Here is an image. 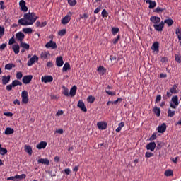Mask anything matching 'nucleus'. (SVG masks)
Here are the masks:
<instances>
[{
	"label": "nucleus",
	"mask_w": 181,
	"mask_h": 181,
	"mask_svg": "<svg viewBox=\"0 0 181 181\" xmlns=\"http://www.w3.org/2000/svg\"><path fill=\"white\" fill-rule=\"evenodd\" d=\"M20 46L25 50H29V49H30V45H29V44L23 42H21Z\"/></svg>",
	"instance_id": "23"
},
{
	"label": "nucleus",
	"mask_w": 181,
	"mask_h": 181,
	"mask_svg": "<svg viewBox=\"0 0 181 181\" xmlns=\"http://www.w3.org/2000/svg\"><path fill=\"white\" fill-rule=\"evenodd\" d=\"M13 132H15V130H13V129L11 128V127H7L5 129L4 134H5V135H11V134H13Z\"/></svg>",
	"instance_id": "25"
},
{
	"label": "nucleus",
	"mask_w": 181,
	"mask_h": 181,
	"mask_svg": "<svg viewBox=\"0 0 181 181\" xmlns=\"http://www.w3.org/2000/svg\"><path fill=\"white\" fill-rule=\"evenodd\" d=\"M165 176L166 177H171V176H173V170H166L165 171Z\"/></svg>",
	"instance_id": "31"
},
{
	"label": "nucleus",
	"mask_w": 181,
	"mask_h": 181,
	"mask_svg": "<svg viewBox=\"0 0 181 181\" xmlns=\"http://www.w3.org/2000/svg\"><path fill=\"white\" fill-rule=\"evenodd\" d=\"M56 64L58 67L63 66V64H64V61H63L62 56H60L59 57H57Z\"/></svg>",
	"instance_id": "15"
},
{
	"label": "nucleus",
	"mask_w": 181,
	"mask_h": 181,
	"mask_svg": "<svg viewBox=\"0 0 181 181\" xmlns=\"http://www.w3.org/2000/svg\"><path fill=\"white\" fill-rule=\"evenodd\" d=\"M164 11V9L160 7H157L156 9L153 10L154 13H160Z\"/></svg>",
	"instance_id": "43"
},
{
	"label": "nucleus",
	"mask_w": 181,
	"mask_h": 181,
	"mask_svg": "<svg viewBox=\"0 0 181 181\" xmlns=\"http://www.w3.org/2000/svg\"><path fill=\"white\" fill-rule=\"evenodd\" d=\"M168 59L167 57H163L161 58V60H160V62H161L163 64H166V63L168 62Z\"/></svg>",
	"instance_id": "55"
},
{
	"label": "nucleus",
	"mask_w": 181,
	"mask_h": 181,
	"mask_svg": "<svg viewBox=\"0 0 181 181\" xmlns=\"http://www.w3.org/2000/svg\"><path fill=\"white\" fill-rule=\"evenodd\" d=\"M13 68H15V65L13 64H7L5 65L6 70H12Z\"/></svg>",
	"instance_id": "37"
},
{
	"label": "nucleus",
	"mask_w": 181,
	"mask_h": 181,
	"mask_svg": "<svg viewBox=\"0 0 181 181\" xmlns=\"http://www.w3.org/2000/svg\"><path fill=\"white\" fill-rule=\"evenodd\" d=\"M146 3L147 4H149L148 8L149 9H153L154 8H156L157 4L155 1H151V0H146Z\"/></svg>",
	"instance_id": "17"
},
{
	"label": "nucleus",
	"mask_w": 181,
	"mask_h": 181,
	"mask_svg": "<svg viewBox=\"0 0 181 181\" xmlns=\"http://www.w3.org/2000/svg\"><path fill=\"white\" fill-rule=\"evenodd\" d=\"M172 102L173 103H170V107L174 110H176L177 107L179 105L178 96L177 95L173 96Z\"/></svg>",
	"instance_id": "2"
},
{
	"label": "nucleus",
	"mask_w": 181,
	"mask_h": 181,
	"mask_svg": "<svg viewBox=\"0 0 181 181\" xmlns=\"http://www.w3.org/2000/svg\"><path fill=\"white\" fill-rule=\"evenodd\" d=\"M8 153V150L5 148H2V144H0V155L4 156V155H6Z\"/></svg>",
	"instance_id": "28"
},
{
	"label": "nucleus",
	"mask_w": 181,
	"mask_h": 181,
	"mask_svg": "<svg viewBox=\"0 0 181 181\" xmlns=\"http://www.w3.org/2000/svg\"><path fill=\"white\" fill-rule=\"evenodd\" d=\"M68 4H69L70 6L74 7L77 4V1L76 0H71L69 1V2H68Z\"/></svg>",
	"instance_id": "45"
},
{
	"label": "nucleus",
	"mask_w": 181,
	"mask_h": 181,
	"mask_svg": "<svg viewBox=\"0 0 181 181\" xmlns=\"http://www.w3.org/2000/svg\"><path fill=\"white\" fill-rule=\"evenodd\" d=\"M63 95H65L66 97H69V88H66L65 86H64V90L62 92Z\"/></svg>",
	"instance_id": "41"
},
{
	"label": "nucleus",
	"mask_w": 181,
	"mask_h": 181,
	"mask_svg": "<svg viewBox=\"0 0 181 181\" xmlns=\"http://www.w3.org/2000/svg\"><path fill=\"white\" fill-rule=\"evenodd\" d=\"M12 50H13L15 54H19V52L21 50V47H19V45L14 44L11 46Z\"/></svg>",
	"instance_id": "16"
},
{
	"label": "nucleus",
	"mask_w": 181,
	"mask_h": 181,
	"mask_svg": "<svg viewBox=\"0 0 181 181\" xmlns=\"http://www.w3.org/2000/svg\"><path fill=\"white\" fill-rule=\"evenodd\" d=\"M89 17V15L88 13H83L82 16H81L80 19H88Z\"/></svg>",
	"instance_id": "56"
},
{
	"label": "nucleus",
	"mask_w": 181,
	"mask_h": 181,
	"mask_svg": "<svg viewBox=\"0 0 181 181\" xmlns=\"http://www.w3.org/2000/svg\"><path fill=\"white\" fill-rule=\"evenodd\" d=\"M163 145H164V143H163V142L159 141H157L156 149H157L158 151L161 150V148H162V147L163 146Z\"/></svg>",
	"instance_id": "39"
},
{
	"label": "nucleus",
	"mask_w": 181,
	"mask_h": 181,
	"mask_svg": "<svg viewBox=\"0 0 181 181\" xmlns=\"http://www.w3.org/2000/svg\"><path fill=\"white\" fill-rule=\"evenodd\" d=\"M12 86L13 87H16V86H22V82L18 81V80H14L12 81Z\"/></svg>",
	"instance_id": "38"
},
{
	"label": "nucleus",
	"mask_w": 181,
	"mask_h": 181,
	"mask_svg": "<svg viewBox=\"0 0 181 181\" xmlns=\"http://www.w3.org/2000/svg\"><path fill=\"white\" fill-rule=\"evenodd\" d=\"M95 97L92 96V95H89L87 98V101L88 103H93L95 102Z\"/></svg>",
	"instance_id": "42"
},
{
	"label": "nucleus",
	"mask_w": 181,
	"mask_h": 181,
	"mask_svg": "<svg viewBox=\"0 0 181 181\" xmlns=\"http://www.w3.org/2000/svg\"><path fill=\"white\" fill-rule=\"evenodd\" d=\"M145 156L146 158H151L153 156V153L151 152L147 151V152H146Z\"/></svg>",
	"instance_id": "54"
},
{
	"label": "nucleus",
	"mask_w": 181,
	"mask_h": 181,
	"mask_svg": "<svg viewBox=\"0 0 181 181\" xmlns=\"http://www.w3.org/2000/svg\"><path fill=\"white\" fill-rule=\"evenodd\" d=\"M98 72L104 75L106 73V69L103 67V66H100L98 69Z\"/></svg>",
	"instance_id": "30"
},
{
	"label": "nucleus",
	"mask_w": 181,
	"mask_h": 181,
	"mask_svg": "<svg viewBox=\"0 0 181 181\" xmlns=\"http://www.w3.org/2000/svg\"><path fill=\"white\" fill-rule=\"evenodd\" d=\"M6 47V44L3 43L0 45V50H4Z\"/></svg>",
	"instance_id": "64"
},
{
	"label": "nucleus",
	"mask_w": 181,
	"mask_h": 181,
	"mask_svg": "<svg viewBox=\"0 0 181 181\" xmlns=\"http://www.w3.org/2000/svg\"><path fill=\"white\" fill-rule=\"evenodd\" d=\"M76 90L77 87L76 86H74L70 90L69 95H71V97H74L76 93Z\"/></svg>",
	"instance_id": "22"
},
{
	"label": "nucleus",
	"mask_w": 181,
	"mask_h": 181,
	"mask_svg": "<svg viewBox=\"0 0 181 181\" xmlns=\"http://www.w3.org/2000/svg\"><path fill=\"white\" fill-rule=\"evenodd\" d=\"M156 147V144L155 141H151L146 145V149L148 151H151V152L154 151Z\"/></svg>",
	"instance_id": "9"
},
{
	"label": "nucleus",
	"mask_w": 181,
	"mask_h": 181,
	"mask_svg": "<svg viewBox=\"0 0 181 181\" xmlns=\"http://www.w3.org/2000/svg\"><path fill=\"white\" fill-rule=\"evenodd\" d=\"M175 59L178 64H181V57L178 54L175 55Z\"/></svg>",
	"instance_id": "48"
},
{
	"label": "nucleus",
	"mask_w": 181,
	"mask_h": 181,
	"mask_svg": "<svg viewBox=\"0 0 181 181\" xmlns=\"http://www.w3.org/2000/svg\"><path fill=\"white\" fill-rule=\"evenodd\" d=\"M123 100L122 98H118L116 100L112 101V105H117L119 102L121 103Z\"/></svg>",
	"instance_id": "51"
},
{
	"label": "nucleus",
	"mask_w": 181,
	"mask_h": 181,
	"mask_svg": "<svg viewBox=\"0 0 181 181\" xmlns=\"http://www.w3.org/2000/svg\"><path fill=\"white\" fill-rule=\"evenodd\" d=\"M23 77V75L22 74V72H17L16 74V79L21 80Z\"/></svg>",
	"instance_id": "50"
},
{
	"label": "nucleus",
	"mask_w": 181,
	"mask_h": 181,
	"mask_svg": "<svg viewBox=\"0 0 181 181\" xmlns=\"http://www.w3.org/2000/svg\"><path fill=\"white\" fill-rule=\"evenodd\" d=\"M153 112H154V114L158 117H159L160 116V108L157 107V106H155L153 108Z\"/></svg>",
	"instance_id": "20"
},
{
	"label": "nucleus",
	"mask_w": 181,
	"mask_h": 181,
	"mask_svg": "<svg viewBox=\"0 0 181 181\" xmlns=\"http://www.w3.org/2000/svg\"><path fill=\"white\" fill-rule=\"evenodd\" d=\"M32 78H33V76L32 75L24 76L23 77L22 81L23 84H29V83L32 81Z\"/></svg>",
	"instance_id": "8"
},
{
	"label": "nucleus",
	"mask_w": 181,
	"mask_h": 181,
	"mask_svg": "<svg viewBox=\"0 0 181 181\" xmlns=\"http://www.w3.org/2000/svg\"><path fill=\"white\" fill-rule=\"evenodd\" d=\"M151 49L154 52H159V43L158 42H155L152 47H151Z\"/></svg>",
	"instance_id": "19"
},
{
	"label": "nucleus",
	"mask_w": 181,
	"mask_h": 181,
	"mask_svg": "<svg viewBox=\"0 0 181 181\" xmlns=\"http://www.w3.org/2000/svg\"><path fill=\"white\" fill-rule=\"evenodd\" d=\"M164 22L161 21L158 24H153V28L157 32H162L164 28Z\"/></svg>",
	"instance_id": "7"
},
{
	"label": "nucleus",
	"mask_w": 181,
	"mask_h": 181,
	"mask_svg": "<svg viewBox=\"0 0 181 181\" xmlns=\"http://www.w3.org/2000/svg\"><path fill=\"white\" fill-rule=\"evenodd\" d=\"M170 92L172 93V94H177V85L176 84H174L173 86L170 88Z\"/></svg>",
	"instance_id": "32"
},
{
	"label": "nucleus",
	"mask_w": 181,
	"mask_h": 181,
	"mask_svg": "<svg viewBox=\"0 0 181 181\" xmlns=\"http://www.w3.org/2000/svg\"><path fill=\"white\" fill-rule=\"evenodd\" d=\"M21 98H22V103L23 104H28L29 103V98L28 95V91L23 90L21 93Z\"/></svg>",
	"instance_id": "5"
},
{
	"label": "nucleus",
	"mask_w": 181,
	"mask_h": 181,
	"mask_svg": "<svg viewBox=\"0 0 181 181\" xmlns=\"http://www.w3.org/2000/svg\"><path fill=\"white\" fill-rule=\"evenodd\" d=\"M150 21L154 25H157L158 23H160V17L153 16L150 18Z\"/></svg>",
	"instance_id": "13"
},
{
	"label": "nucleus",
	"mask_w": 181,
	"mask_h": 181,
	"mask_svg": "<svg viewBox=\"0 0 181 181\" xmlns=\"http://www.w3.org/2000/svg\"><path fill=\"white\" fill-rule=\"evenodd\" d=\"M71 70L70 64L69 62H66L62 68L63 72H67V71Z\"/></svg>",
	"instance_id": "24"
},
{
	"label": "nucleus",
	"mask_w": 181,
	"mask_h": 181,
	"mask_svg": "<svg viewBox=\"0 0 181 181\" xmlns=\"http://www.w3.org/2000/svg\"><path fill=\"white\" fill-rule=\"evenodd\" d=\"M157 134L156 132H154L152 136L150 137L149 140L150 141H155L156 139V137H157Z\"/></svg>",
	"instance_id": "52"
},
{
	"label": "nucleus",
	"mask_w": 181,
	"mask_h": 181,
	"mask_svg": "<svg viewBox=\"0 0 181 181\" xmlns=\"http://www.w3.org/2000/svg\"><path fill=\"white\" fill-rule=\"evenodd\" d=\"M167 129V125L165 124V123H163L161 125H159L158 127V133L163 134L166 131Z\"/></svg>",
	"instance_id": "14"
},
{
	"label": "nucleus",
	"mask_w": 181,
	"mask_h": 181,
	"mask_svg": "<svg viewBox=\"0 0 181 181\" xmlns=\"http://www.w3.org/2000/svg\"><path fill=\"white\" fill-rule=\"evenodd\" d=\"M7 180H13V181H16V175L14 177H10L7 178Z\"/></svg>",
	"instance_id": "63"
},
{
	"label": "nucleus",
	"mask_w": 181,
	"mask_h": 181,
	"mask_svg": "<svg viewBox=\"0 0 181 181\" xmlns=\"http://www.w3.org/2000/svg\"><path fill=\"white\" fill-rule=\"evenodd\" d=\"M72 16L71 12H69L61 21L62 25H66L70 23L71 17Z\"/></svg>",
	"instance_id": "3"
},
{
	"label": "nucleus",
	"mask_w": 181,
	"mask_h": 181,
	"mask_svg": "<svg viewBox=\"0 0 181 181\" xmlns=\"http://www.w3.org/2000/svg\"><path fill=\"white\" fill-rule=\"evenodd\" d=\"M24 149L27 152V153H28V155H32L33 150H32V147L30 146L25 145Z\"/></svg>",
	"instance_id": "26"
},
{
	"label": "nucleus",
	"mask_w": 181,
	"mask_h": 181,
	"mask_svg": "<svg viewBox=\"0 0 181 181\" xmlns=\"http://www.w3.org/2000/svg\"><path fill=\"white\" fill-rule=\"evenodd\" d=\"M64 171V173H65L66 175H70V173H71V170H70V168H65Z\"/></svg>",
	"instance_id": "61"
},
{
	"label": "nucleus",
	"mask_w": 181,
	"mask_h": 181,
	"mask_svg": "<svg viewBox=\"0 0 181 181\" xmlns=\"http://www.w3.org/2000/svg\"><path fill=\"white\" fill-rule=\"evenodd\" d=\"M100 9H101V6H99L94 11V13H95V14H98V13L100 12Z\"/></svg>",
	"instance_id": "62"
},
{
	"label": "nucleus",
	"mask_w": 181,
	"mask_h": 181,
	"mask_svg": "<svg viewBox=\"0 0 181 181\" xmlns=\"http://www.w3.org/2000/svg\"><path fill=\"white\" fill-rule=\"evenodd\" d=\"M67 33V30L66 29H62L58 32V35L60 37H64L66 35V33Z\"/></svg>",
	"instance_id": "40"
},
{
	"label": "nucleus",
	"mask_w": 181,
	"mask_h": 181,
	"mask_svg": "<svg viewBox=\"0 0 181 181\" xmlns=\"http://www.w3.org/2000/svg\"><path fill=\"white\" fill-rule=\"evenodd\" d=\"M19 6L23 12H28V7L26 6V1H25V0H21Z\"/></svg>",
	"instance_id": "10"
},
{
	"label": "nucleus",
	"mask_w": 181,
	"mask_h": 181,
	"mask_svg": "<svg viewBox=\"0 0 181 181\" xmlns=\"http://www.w3.org/2000/svg\"><path fill=\"white\" fill-rule=\"evenodd\" d=\"M4 35H5V29L4 27L0 26V39L2 37V36H4Z\"/></svg>",
	"instance_id": "47"
},
{
	"label": "nucleus",
	"mask_w": 181,
	"mask_h": 181,
	"mask_svg": "<svg viewBox=\"0 0 181 181\" xmlns=\"http://www.w3.org/2000/svg\"><path fill=\"white\" fill-rule=\"evenodd\" d=\"M120 40V35H117V38L113 40V44L117 45L118 43V41Z\"/></svg>",
	"instance_id": "59"
},
{
	"label": "nucleus",
	"mask_w": 181,
	"mask_h": 181,
	"mask_svg": "<svg viewBox=\"0 0 181 181\" xmlns=\"http://www.w3.org/2000/svg\"><path fill=\"white\" fill-rule=\"evenodd\" d=\"M105 93L107 95H111V96H115V92H112V91L108 90H105Z\"/></svg>",
	"instance_id": "57"
},
{
	"label": "nucleus",
	"mask_w": 181,
	"mask_h": 181,
	"mask_svg": "<svg viewBox=\"0 0 181 181\" xmlns=\"http://www.w3.org/2000/svg\"><path fill=\"white\" fill-rule=\"evenodd\" d=\"M97 126L100 130H105L107 128V124L105 122H98Z\"/></svg>",
	"instance_id": "12"
},
{
	"label": "nucleus",
	"mask_w": 181,
	"mask_h": 181,
	"mask_svg": "<svg viewBox=\"0 0 181 181\" xmlns=\"http://www.w3.org/2000/svg\"><path fill=\"white\" fill-rule=\"evenodd\" d=\"M63 114H64V112L62 110H58V112L56 114V116L60 117V116L63 115Z\"/></svg>",
	"instance_id": "58"
},
{
	"label": "nucleus",
	"mask_w": 181,
	"mask_h": 181,
	"mask_svg": "<svg viewBox=\"0 0 181 181\" xmlns=\"http://www.w3.org/2000/svg\"><path fill=\"white\" fill-rule=\"evenodd\" d=\"M119 31V29L118 28H112V33L114 35H116L117 33H118Z\"/></svg>",
	"instance_id": "49"
},
{
	"label": "nucleus",
	"mask_w": 181,
	"mask_h": 181,
	"mask_svg": "<svg viewBox=\"0 0 181 181\" xmlns=\"http://www.w3.org/2000/svg\"><path fill=\"white\" fill-rule=\"evenodd\" d=\"M165 23L167 24L168 27H171L173 24V20L171 18L166 19L164 21V25H165Z\"/></svg>",
	"instance_id": "29"
},
{
	"label": "nucleus",
	"mask_w": 181,
	"mask_h": 181,
	"mask_svg": "<svg viewBox=\"0 0 181 181\" xmlns=\"http://www.w3.org/2000/svg\"><path fill=\"white\" fill-rule=\"evenodd\" d=\"M15 36H13L11 38L9 39L8 45H13L15 43Z\"/></svg>",
	"instance_id": "53"
},
{
	"label": "nucleus",
	"mask_w": 181,
	"mask_h": 181,
	"mask_svg": "<svg viewBox=\"0 0 181 181\" xmlns=\"http://www.w3.org/2000/svg\"><path fill=\"white\" fill-rule=\"evenodd\" d=\"M11 81V76H3L2 77V83L4 85L8 84Z\"/></svg>",
	"instance_id": "21"
},
{
	"label": "nucleus",
	"mask_w": 181,
	"mask_h": 181,
	"mask_svg": "<svg viewBox=\"0 0 181 181\" xmlns=\"http://www.w3.org/2000/svg\"><path fill=\"white\" fill-rule=\"evenodd\" d=\"M37 18V16L35 13H27L24 14L23 18L18 21V24L21 25V26H29L33 25Z\"/></svg>",
	"instance_id": "1"
},
{
	"label": "nucleus",
	"mask_w": 181,
	"mask_h": 181,
	"mask_svg": "<svg viewBox=\"0 0 181 181\" xmlns=\"http://www.w3.org/2000/svg\"><path fill=\"white\" fill-rule=\"evenodd\" d=\"M162 99L161 95H158L156 99V103H159Z\"/></svg>",
	"instance_id": "60"
},
{
	"label": "nucleus",
	"mask_w": 181,
	"mask_h": 181,
	"mask_svg": "<svg viewBox=\"0 0 181 181\" xmlns=\"http://www.w3.org/2000/svg\"><path fill=\"white\" fill-rule=\"evenodd\" d=\"M36 148L37 149H45V148H46V142L41 141L36 146Z\"/></svg>",
	"instance_id": "27"
},
{
	"label": "nucleus",
	"mask_w": 181,
	"mask_h": 181,
	"mask_svg": "<svg viewBox=\"0 0 181 181\" xmlns=\"http://www.w3.org/2000/svg\"><path fill=\"white\" fill-rule=\"evenodd\" d=\"M52 82H53V76H46V83H52Z\"/></svg>",
	"instance_id": "44"
},
{
	"label": "nucleus",
	"mask_w": 181,
	"mask_h": 181,
	"mask_svg": "<svg viewBox=\"0 0 181 181\" xmlns=\"http://www.w3.org/2000/svg\"><path fill=\"white\" fill-rule=\"evenodd\" d=\"M35 26L37 28H45V26H46V23L45 22L40 23V21H37L35 23Z\"/></svg>",
	"instance_id": "36"
},
{
	"label": "nucleus",
	"mask_w": 181,
	"mask_h": 181,
	"mask_svg": "<svg viewBox=\"0 0 181 181\" xmlns=\"http://www.w3.org/2000/svg\"><path fill=\"white\" fill-rule=\"evenodd\" d=\"M78 107H79L83 112H86L87 109L85 107V104L82 100H79L77 105Z\"/></svg>",
	"instance_id": "18"
},
{
	"label": "nucleus",
	"mask_w": 181,
	"mask_h": 181,
	"mask_svg": "<svg viewBox=\"0 0 181 181\" xmlns=\"http://www.w3.org/2000/svg\"><path fill=\"white\" fill-rule=\"evenodd\" d=\"M175 115V110H172L170 108L168 109V116L169 117H173Z\"/></svg>",
	"instance_id": "34"
},
{
	"label": "nucleus",
	"mask_w": 181,
	"mask_h": 181,
	"mask_svg": "<svg viewBox=\"0 0 181 181\" xmlns=\"http://www.w3.org/2000/svg\"><path fill=\"white\" fill-rule=\"evenodd\" d=\"M101 15H102V17H103V18H107V16H108V13H107V11L105 9H103V10L102 11Z\"/></svg>",
	"instance_id": "46"
},
{
	"label": "nucleus",
	"mask_w": 181,
	"mask_h": 181,
	"mask_svg": "<svg viewBox=\"0 0 181 181\" xmlns=\"http://www.w3.org/2000/svg\"><path fill=\"white\" fill-rule=\"evenodd\" d=\"M46 48L50 49L52 50L57 49V44L56 43V42L50 40L49 42L46 43Z\"/></svg>",
	"instance_id": "4"
},
{
	"label": "nucleus",
	"mask_w": 181,
	"mask_h": 181,
	"mask_svg": "<svg viewBox=\"0 0 181 181\" xmlns=\"http://www.w3.org/2000/svg\"><path fill=\"white\" fill-rule=\"evenodd\" d=\"M39 57L37 55H33L28 62L27 66L30 67L31 66H33L36 62H38Z\"/></svg>",
	"instance_id": "6"
},
{
	"label": "nucleus",
	"mask_w": 181,
	"mask_h": 181,
	"mask_svg": "<svg viewBox=\"0 0 181 181\" xmlns=\"http://www.w3.org/2000/svg\"><path fill=\"white\" fill-rule=\"evenodd\" d=\"M16 180H23V179H26L25 174H21L20 175H16Z\"/></svg>",
	"instance_id": "35"
},
{
	"label": "nucleus",
	"mask_w": 181,
	"mask_h": 181,
	"mask_svg": "<svg viewBox=\"0 0 181 181\" xmlns=\"http://www.w3.org/2000/svg\"><path fill=\"white\" fill-rule=\"evenodd\" d=\"M16 40H18V42H23V40L25 39V34L22 32H18L16 34Z\"/></svg>",
	"instance_id": "11"
},
{
	"label": "nucleus",
	"mask_w": 181,
	"mask_h": 181,
	"mask_svg": "<svg viewBox=\"0 0 181 181\" xmlns=\"http://www.w3.org/2000/svg\"><path fill=\"white\" fill-rule=\"evenodd\" d=\"M22 32L26 34L32 33L33 32V30H32L30 28H25L22 29Z\"/></svg>",
	"instance_id": "33"
}]
</instances>
